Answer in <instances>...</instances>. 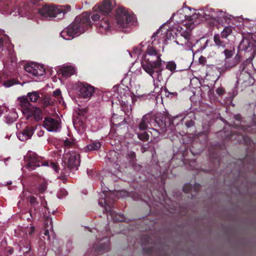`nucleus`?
<instances>
[{
  "label": "nucleus",
  "instance_id": "obj_1",
  "mask_svg": "<svg viewBox=\"0 0 256 256\" xmlns=\"http://www.w3.org/2000/svg\"><path fill=\"white\" fill-rule=\"evenodd\" d=\"M234 118L235 121L230 126L236 130H226L224 128L218 133V136H220L224 142L236 140L239 143L244 144L248 146V149L254 152L256 149V143L252 142L248 134H256V122H252L250 125L246 124V122L242 120L240 114L234 115Z\"/></svg>",
  "mask_w": 256,
  "mask_h": 256
},
{
  "label": "nucleus",
  "instance_id": "obj_2",
  "mask_svg": "<svg viewBox=\"0 0 256 256\" xmlns=\"http://www.w3.org/2000/svg\"><path fill=\"white\" fill-rule=\"evenodd\" d=\"M160 30H158L152 36V42L148 46L146 53L144 54L142 60V66L144 70L160 82L164 80L163 74L164 68H162V54L155 46L156 38Z\"/></svg>",
  "mask_w": 256,
  "mask_h": 256
},
{
  "label": "nucleus",
  "instance_id": "obj_3",
  "mask_svg": "<svg viewBox=\"0 0 256 256\" xmlns=\"http://www.w3.org/2000/svg\"><path fill=\"white\" fill-rule=\"evenodd\" d=\"M174 127L173 120L168 114H158L156 115L148 113L144 115L138 125L140 131L151 129L150 132L154 136L164 134Z\"/></svg>",
  "mask_w": 256,
  "mask_h": 256
},
{
  "label": "nucleus",
  "instance_id": "obj_4",
  "mask_svg": "<svg viewBox=\"0 0 256 256\" xmlns=\"http://www.w3.org/2000/svg\"><path fill=\"white\" fill-rule=\"evenodd\" d=\"M92 26L90 14L83 12L78 16L74 22L60 32V36L66 40H70L78 34L84 32Z\"/></svg>",
  "mask_w": 256,
  "mask_h": 256
},
{
  "label": "nucleus",
  "instance_id": "obj_5",
  "mask_svg": "<svg viewBox=\"0 0 256 256\" xmlns=\"http://www.w3.org/2000/svg\"><path fill=\"white\" fill-rule=\"evenodd\" d=\"M106 198L104 199H102L101 200L99 201L98 204L102 207L104 208L105 211L107 212V214H109L111 217V218L114 222H122L125 220V217L123 214L116 213L112 208H114V196L111 194L110 197L112 198V201H109L108 198L110 197L108 196L107 194H105Z\"/></svg>",
  "mask_w": 256,
  "mask_h": 256
},
{
  "label": "nucleus",
  "instance_id": "obj_6",
  "mask_svg": "<svg viewBox=\"0 0 256 256\" xmlns=\"http://www.w3.org/2000/svg\"><path fill=\"white\" fill-rule=\"evenodd\" d=\"M39 14L45 18H62L64 12L62 6H57L54 4H46L38 9Z\"/></svg>",
  "mask_w": 256,
  "mask_h": 256
},
{
  "label": "nucleus",
  "instance_id": "obj_7",
  "mask_svg": "<svg viewBox=\"0 0 256 256\" xmlns=\"http://www.w3.org/2000/svg\"><path fill=\"white\" fill-rule=\"evenodd\" d=\"M115 4L114 0H103L101 4L96 5L94 8L96 13L91 16L92 20H100V14L102 16L108 15L111 12Z\"/></svg>",
  "mask_w": 256,
  "mask_h": 256
},
{
  "label": "nucleus",
  "instance_id": "obj_8",
  "mask_svg": "<svg viewBox=\"0 0 256 256\" xmlns=\"http://www.w3.org/2000/svg\"><path fill=\"white\" fill-rule=\"evenodd\" d=\"M116 20L118 25L122 28L129 26L133 20V16L124 7H119L116 11Z\"/></svg>",
  "mask_w": 256,
  "mask_h": 256
},
{
  "label": "nucleus",
  "instance_id": "obj_9",
  "mask_svg": "<svg viewBox=\"0 0 256 256\" xmlns=\"http://www.w3.org/2000/svg\"><path fill=\"white\" fill-rule=\"evenodd\" d=\"M198 14L205 18L206 20H210V24L212 26H215L218 23V14L212 8L205 7L199 10Z\"/></svg>",
  "mask_w": 256,
  "mask_h": 256
},
{
  "label": "nucleus",
  "instance_id": "obj_10",
  "mask_svg": "<svg viewBox=\"0 0 256 256\" xmlns=\"http://www.w3.org/2000/svg\"><path fill=\"white\" fill-rule=\"evenodd\" d=\"M24 70L29 74L30 76L38 77L42 76L45 73V69L44 67L34 62L26 64Z\"/></svg>",
  "mask_w": 256,
  "mask_h": 256
},
{
  "label": "nucleus",
  "instance_id": "obj_11",
  "mask_svg": "<svg viewBox=\"0 0 256 256\" xmlns=\"http://www.w3.org/2000/svg\"><path fill=\"white\" fill-rule=\"evenodd\" d=\"M40 158L35 153L29 154L26 160V168L30 170L36 169L40 166H45Z\"/></svg>",
  "mask_w": 256,
  "mask_h": 256
},
{
  "label": "nucleus",
  "instance_id": "obj_12",
  "mask_svg": "<svg viewBox=\"0 0 256 256\" xmlns=\"http://www.w3.org/2000/svg\"><path fill=\"white\" fill-rule=\"evenodd\" d=\"M238 48L240 51L252 52L254 53L256 50V46L252 40L243 38L240 42Z\"/></svg>",
  "mask_w": 256,
  "mask_h": 256
},
{
  "label": "nucleus",
  "instance_id": "obj_13",
  "mask_svg": "<svg viewBox=\"0 0 256 256\" xmlns=\"http://www.w3.org/2000/svg\"><path fill=\"white\" fill-rule=\"evenodd\" d=\"M80 155L76 152L70 154L66 163L68 170H77L80 164Z\"/></svg>",
  "mask_w": 256,
  "mask_h": 256
},
{
  "label": "nucleus",
  "instance_id": "obj_14",
  "mask_svg": "<svg viewBox=\"0 0 256 256\" xmlns=\"http://www.w3.org/2000/svg\"><path fill=\"white\" fill-rule=\"evenodd\" d=\"M80 96L83 98H90L94 92V88L86 83L80 82L78 84Z\"/></svg>",
  "mask_w": 256,
  "mask_h": 256
},
{
  "label": "nucleus",
  "instance_id": "obj_15",
  "mask_svg": "<svg viewBox=\"0 0 256 256\" xmlns=\"http://www.w3.org/2000/svg\"><path fill=\"white\" fill-rule=\"evenodd\" d=\"M60 124L58 120L46 117L44 121V126L49 132L56 131L58 128Z\"/></svg>",
  "mask_w": 256,
  "mask_h": 256
},
{
  "label": "nucleus",
  "instance_id": "obj_16",
  "mask_svg": "<svg viewBox=\"0 0 256 256\" xmlns=\"http://www.w3.org/2000/svg\"><path fill=\"white\" fill-rule=\"evenodd\" d=\"M190 34L188 31H182L180 32V35L177 36L176 42L182 46L188 45L190 46L192 43L190 42Z\"/></svg>",
  "mask_w": 256,
  "mask_h": 256
},
{
  "label": "nucleus",
  "instance_id": "obj_17",
  "mask_svg": "<svg viewBox=\"0 0 256 256\" xmlns=\"http://www.w3.org/2000/svg\"><path fill=\"white\" fill-rule=\"evenodd\" d=\"M35 129L33 126H26L22 132L18 134V137L21 141H25L31 138Z\"/></svg>",
  "mask_w": 256,
  "mask_h": 256
},
{
  "label": "nucleus",
  "instance_id": "obj_18",
  "mask_svg": "<svg viewBox=\"0 0 256 256\" xmlns=\"http://www.w3.org/2000/svg\"><path fill=\"white\" fill-rule=\"evenodd\" d=\"M92 248L97 254H102L110 250V240L106 238V241L98 244H94Z\"/></svg>",
  "mask_w": 256,
  "mask_h": 256
},
{
  "label": "nucleus",
  "instance_id": "obj_19",
  "mask_svg": "<svg viewBox=\"0 0 256 256\" xmlns=\"http://www.w3.org/2000/svg\"><path fill=\"white\" fill-rule=\"evenodd\" d=\"M24 116H27L28 120L30 118L34 116L36 121L42 120L43 118L42 110L37 107H32L30 108L29 114H26Z\"/></svg>",
  "mask_w": 256,
  "mask_h": 256
},
{
  "label": "nucleus",
  "instance_id": "obj_20",
  "mask_svg": "<svg viewBox=\"0 0 256 256\" xmlns=\"http://www.w3.org/2000/svg\"><path fill=\"white\" fill-rule=\"evenodd\" d=\"M20 101V105L21 107L22 111L24 115L26 114H29L30 112V108L31 107V104H30L28 98L25 96H22L18 98Z\"/></svg>",
  "mask_w": 256,
  "mask_h": 256
},
{
  "label": "nucleus",
  "instance_id": "obj_21",
  "mask_svg": "<svg viewBox=\"0 0 256 256\" xmlns=\"http://www.w3.org/2000/svg\"><path fill=\"white\" fill-rule=\"evenodd\" d=\"M110 17L108 15L104 16L97 24L96 26L99 28H102L104 31L110 29L111 24L110 23Z\"/></svg>",
  "mask_w": 256,
  "mask_h": 256
},
{
  "label": "nucleus",
  "instance_id": "obj_22",
  "mask_svg": "<svg viewBox=\"0 0 256 256\" xmlns=\"http://www.w3.org/2000/svg\"><path fill=\"white\" fill-rule=\"evenodd\" d=\"M47 185L45 182L40 181L38 185L34 186L32 188V192L38 195L40 194H43L46 190Z\"/></svg>",
  "mask_w": 256,
  "mask_h": 256
},
{
  "label": "nucleus",
  "instance_id": "obj_23",
  "mask_svg": "<svg viewBox=\"0 0 256 256\" xmlns=\"http://www.w3.org/2000/svg\"><path fill=\"white\" fill-rule=\"evenodd\" d=\"M60 72L64 77L69 78L76 73V70L71 66H67L62 67Z\"/></svg>",
  "mask_w": 256,
  "mask_h": 256
},
{
  "label": "nucleus",
  "instance_id": "obj_24",
  "mask_svg": "<svg viewBox=\"0 0 256 256\" xmlns=\"http://www.w3.org/2000/svg\"><path fill=\"white\" fill-rule=\"evenodd\" d=\"M101 144L99 142H92L85 147L86 152L97 150L101 147Z\"/></svg>",
  "mask_w": 256,
  "mask_h": 256
},
{
  "label": "nucleus",
  "instance_id": "obj_25",
  "mask_svg": "<svg viewBox=\"0 0 256 256\" xmlns=\"http://www.w3.org/2000/svg\"><path fill=\"white\" fill-rule=\"evenodd\" d=\"M118 153L114 150L110 152L108 157L110 160V162L113 163H116L119 161Z\"/></svg>",
  "mask_w": 256,
  "mask_h": 256
},
{
  "label": "nucleus",
  "instance_id": "obj_26",
  "mask_svg": "<svg viewBox=\"0 0 256 256\" xmlns=\"http://www.w3.org/2000/svg\"><path fill=\"white\" fill-rule=\"evenodd\" d=\"M28 99L32 102H36L40 98L39 94L36 92H28Z\"/></svg>",
  "mask_w": 256,
  "mask_h": 256
},
{
  "label": "nucleus",
  "instance_id": "obj_27",
  "mask_svg": "<svg viewBox=\"0 0 256 256\" xmlns=\"http://www.w3.org/2000/svg\"><path fill=\"white\" fill-rule=\"evenodd\" d=\"M138 138L142 141L146 142L149 140V134L146 130L136 132Z\"/></svg>",
  "mask_w": 256,
  "mask_h": 256
},
{
  "label": "nucleus",
  "instance_id": "obj_28",
  "mask_svg": "<svg viewBox=\"0 0 256 256\" xmlns=\"http://www.w3.org/2000/svg\"><path fill=\"white\" fill-rule=\"evenodd\" d=\"M248 158V156L246 155V158L244 160H238L236 161L237 164H238L240 166L237 168L236 167V168L238 170L239 175H240V172L242 171V169L244 168V163Z\"/></svg>",
  "mask_w": 256,
  "mask_h": 256
},
{
  "label": "nucleus",
  "instance_id": "obj_29",
  "mask_svg": "<svg viewBox=\"0 0 256 256\" xmlns=\"http://www.w3.org/2000/svg\"><path fill=\"white\" fill-rule=\"evenodd\" d=\"M232 32V27L231 26H226L221 32V36L222 38H227Z\"/></svg>",
  "mask_w": 256,
  "mask_h": 256
},
{
  "label": "nucleus",
  "instance_id": "obj_30",
  "mask_svg": "<svg viewBox=\"0 0 256 256\" xmlns=\"http://www.w3.org/2000/svg\"><path fill=\"white\" fill-rule=\"evenodd\" d=\"M18 80L16 79L12 78L10 80H4L3 82V86L6 88H9L14 84H18Z\"/></svg>",
  "mask_w": 256,
  "mask_h": 256
},
{
  "label": "nucleus",
  "instance_id": "obj_31",
  "mask_svg": "<svg viewBox=\"0 0 256 256\" xmlns=\"http://www.w3.org/2000/svg\"><path fill=\"white\" fill-rule=\"evenodd\" d=\"M214 42L216 44L220 47H222V48H224V46H225V43L224 42H222L220 40V36H219V34H216L214 36Z\"/></svg>",
  "mask_w": 256,
  "mask_h": 256
},
{
  "label": "nucleus",
  "instance_id": "obj_32",
  "mask_svg": "<svg viewBox=\"0 0 256 256\" xmlns=\"http://www.w3.org/2000/svg\"><path fill=\"white\" fill-rule=\"evenodd\" d=\"M31 206L36 210L38 208V202L37 201L36 198L34 196H30L29 200Z\"/></svg>",
  "mask_w": 256,
  "mask_h": 256
},
{
  "label": "nucleus",
  "instance_id": "obj_33",
  "mask_svg": "<svg viewBox=\"0 0 256 256\" xmlns=\"http://www.w3.org/2000/svg\"><path fill=\"white\" fill-rule=\"evenodd\" d=\"M152 241L151 238L148 235H142L141 237V242L142 245H146Z\"/></svg>",
  "mask_w": 256,
  "mask_h": 256
},
{
  "label": "nucleus",
  "instance_id": "obj_34",
  "mask_svg": "<svg viewBox=\"0 0 256 256\" xmlns=\"http://www.w3.org/2000/svg\"><path fill=\"white\" fill-rule=\"evenodd\" d=\"M240 56L238 54H236L234 56V59L232 60V64L230 66H226V68L228 69H230L231 68L234 67V66H236L240 62Z\"/></svg>",
  "mask_w": 256,
  "mask_h": 256
},
{
  "label": "nucleus",
  "instance_id": "obj_35",
  "mask_svg": "<svg viewBox=\"0 0 256 256\" xmlns=\"http://www.w3.org/2000/svg\"><path fill=\"white\" fill-rule=\"evenodd\" d=\"M156 244H154L153 246H150L148 248H143L142 252L144 254H152L153 252H154L156 250Z\"/></svg>",
  "mask_w": 256,
  "mask_h": 256
},
{
  "label": "nucleus",
  "instance_id": "obj_36",
  "mask_svg": "<svg viewBox=\"0 0 256 256\" xmlns=\"http://www.w3.org/2000/svg\"><path fill=\"white\" fill-rule=\"evenodd\" d=\"M176 68V64L173 61H170L168 62L166 65V68L170 70L172 72L175 71Z\"/></svg>",
  "mask_w": 256,
  "mask_h": 256
},
{
  "label": "nucleus",
  "instance_id": "obj_37",
  "mask_svg": "<svg viewBox=\"0 0 256 256\" xmlns=\"http://www.w3.org/2000/svg\"><path fill=\"white\" fill-rule=\"evenodd\" d=\"M44 164H46V166H50V168H52L53 170H54V171L56 172H59V170L60 168L58 166V164L54 162H50V163L49 164L48 162H44ZM44 166H46V165Z\"/></svg>",
  "mask_w": 256,
  "mask_h": 256
},
{
  "label": "nucleus",
  "instance_id": "obj_38",
  "mask_svg": "<svg viewBox=\"0 0 256 256\" xmlns=\"http://www.w3.org/2000/svg\"><path fill=\"white\" fill-rule=\"evenodd\" d=\"M9 10V5L4 0L0 1V10L7 12Z\"/></svg>",
  "mask_w": 256,
  "mask_h": 256
},
{
  "label": "nucleus",
  "instance_id": "obj_39",
  "mask_svg": "<svg viewBox=\"0 0 256 256\" xmlns=\"http://www.w3.org/2000/svg\"><path fill=\"white\" fill-rule=\"evenodd\" d=\"M210 161L212 162H218V164L220 165V158L218 156H214V154L212 153H210Z\"/></svg>",
  "mask_w": 256,
  "mask_h": 256
},
{
  "label": "nucleus",
  "instance_id": "obj_40",
  "mask_svg": "<svg viewBox=\"0 0 256 256\" xmlns=\"http://www.w3.org/2000/svg\"><path fill=\"white\" fill-rule=\"evenodd\" d=\"M128 158L131 162H134L136 160V153L132 151L128 152Z\"/></svg>",
  "mask_w": 256,
  "mask_h": 256
},
{
  "label": "nucleus",
  "instance_id": "obj_41",
  "mask_svg": "<svg viewBox=\"0 0 256 256\" xmlns=\"http://www.w3.org/2000/svg\"><path fill=\"white\" fill-rule=\"evenodd\" d=\"M192 188V186L190 184H185L182 188L183 191L186 193L190 192Z\"/></svg>",
  "mask_w": 256,
  "mask_h": 256
},
{
  "label": "nucleus",
  "instance_id": "obj_42",
  "mask_svg": "<svg viewBox=\"0 0 256 256\" xmlns=\"http://www.w3.org/2000/svg\"><path fill=\"white\" fill-rule=\"evenodd\" d=\"M216 92L219 96H221L225 93V90L222 87H219L216 90Z\"/></svg>",
  "mask_w": 256,
  "mask_h": 256
},
{
  "label": "nucleus",
  "instance_id": "obj_43",
  "mask_svg": "<svg viewBox=\"0 0 256 256\" xmlns=\"http://www.w3.org/2000/svg\"><path fill=\"white\" fill-rule=\"evenodd\" d=\"M61 91L60 89H56L53 92V96L55 98H61Z\"/></svg>",
  "mask_w": 256,
  "mask_h": 256
},
{
  "label": "nucleus",
  "instance_id": "obj_44",
  "mask_svg": "<svg viewBox=\"0 0 256 256\" xmlns=\"http://www.w3.org/2000/svg\"><path fill=\"white\" fill-rule=\"evenodd\" d=\"M226 58H228L232 56V51L228 50H225L224 52Z\"/></svg>",
  "mask_w": 256,
  "mask_h": 256
},
{
  "label": "nucleus",
  "instance_id": "obj_45",
  "mask_svg": "<svg viewBox=\"0 0 256 256\" xmlns=\"http://www.w3.org/2000/svg\"><path fill=\"white\" fill-rule=\"evenodd\" d=\"M185 20L191 22L194 19H196L197 16H196V14H192V16H185Z\"/></svg>",
  "mask_w": 256,
  "mask_h": 256
},
{
  "label": "nucleus",
  "instance_id": "obj_46",
  "mask_svg": "<svg viewBox=\"0 0 256 256\" xmlns=\"http://www.w3.org/2000/svg\"><path fill=\"white\" fill-rule=\"evenodd\" d=\"M185 124L187 128H190V127L192 126H194V122L192 120H190L186 121V122Z\"/></svg>",
  "mask_w": 256,
  "mask_h": 256
},
{
  "label": "nucleus",
  "instance_id": "obj_47",
  "mask_svg": "<svg viewBox=\"0 0 256 256\" xmlns=\"http://www.w3.org/2000/svg\"><path fill=\"white\" fill-rule=\"evenodd\" d=\"M156 254L157 256H168L161 249L156 250Z\"/></svg>",
  "mask_w": 256,
  "mask_h": 256
},
{
  "label": "nucleus",
  "instance_id": "obj_48",
  "mask_svg": "<svg viewBox=\"0 0 256 256\" xmlns=\"http://www.w3.org/2000/svg\"><path fill=\"white\" fill-rule=\"evenodd\" d=\"M200 187H201V186L199 184L196 183L194 184L192 188L195 192H197L200 190Z\"/></svg>",
  "mask_w": 256,
  "mask_h": 256
},
{
  "label": "nucleus",
  "instance_id": "obj_49",
  "mask_svg": "<svg viewBox=\"0 0 256 256\" xmlns=\"http://www.w3.org/2000/svg\"><path fill=\"white\" fill-rule=\"evenodd\" d=\"M72 144V142L68 140L64 141V145L67 148L70 147Z\"/></svg>",
  "mask_w": 256,
  "mask_h": 256
},
{
  "label": "nucleus",
  "instance_id": "obj_50",
  "mask_svg": "<svg viewBox=\"0 0 256 256\" xmlns=\"http://www.w3.org/2000/svg\"><path fill=\"white\" fill-rule=\"evenodd\" d=\"M255 163V158L254 154L250 158V164L253 166Z\"/></svg>",
  "mask_w": 256,
  "mask_h": 256
},
{
  "label": "nucleus",
  "instance_id": "obj_51",
  "mask_svg": "<svg viewBox=\"0 0 256 256\" xmlns=\"http://www.w3.org/2000/svg\"><path fill=\"white\" fill-rule=\"evenodd\" d=\"M198 60H199V62L200 64H204L206 62V58L202 56H201L199 58Z\"/></svg>",
  "mask_w": 256,
  "mask_h": 256
},
{
  "label": "nucleus",
  "instance_id": "obj_52",
  "mask_svg": "<svg viewBox=\"0 0 256 256\" xmlns=\"http://www.w3.org/2000/svg\"><path fill=\"white\" fill-rule=\"evenodd\" d=\"M35 228L34 226L30 227L28 230V233L30 235H32L34 232Z\"/></svg>",
  "mask_w": 256,
  "mask_h": 256
},
{
  "label": "nucleus",
  "instance_id": "obj_53",
  "mask_svg": "<svg viewBox=\"0 0 256 256\" xmlns=\"http://www.w3.org/2000/svg\"><path fill=\"white\" fill-rule=\"evenodd\" d=\"M62 6L64 10V14L66 12V11H68L70 9V5H66V6Z\"/></svg>",
  "mask_w": 256,
  "mask_h": 256
},
{
  "label": "nucleus",
  "instance_id": "obj_54",
  "mask_svg": "<svg viewBox=\"0 0 256 256\" xmlns=\"http://www.w3.org/2000/svg\"><path fill=\"white\" fill-rule=\"evenodd\" d=\"M44 234L46 236H48V239L49 240L50 238V234H49V230L47 228H46L44 230Z\"/></svg>",
  "mask_w": 256,
  "mask_h": 256
},
{
  "label": "nucleus",
  "instance_id": "obj_55",
  "mask_svg": "<svg viewBox=\"0 0 256 256\" xmlns=\"http://www.w3.org/2000/svg\"><path fill=\"white\" fill-rule=\"evenodd\" d=\"M134 51L136 54H139L140 52V48L138 47L134 48Z\"/></svg>",
  "mask_w": 256,
  "mask_h": 256
},
{
  "label": "nucleus",
  "instance_id": "obj_56",
  "mask_svg": "<svg viewBox=\"0 0 256 256\" xmlns=\"http://www.w3.org/2000/svg\"><path fill=\"white\" fill-rule=\"evenodd\" d=\"M4 46V42L2 38H0V48H2Z\"/></svg>",
  "mask_w": 256,
  "mask_h": 256
},
{
  "label": "nucleus",
  "instance_id": "obj_57",
  "mask_svg": "<svg viewBox=\"0 0 256 256\" xmlns=\"http://www.w3.org/2000/svg\"><path fill=\"white\" fill-rule=\"evenodd\" d=\"M4 76V75L1 76L0 74V82H2L4 80L3 77Z\"/></svg>",
  "mask_w": 256,
  "mask_h": 256
},
{
  "label": "nucleus",
  "instance_id": "obj_58",
  "mask_svg": "<svg viewBox=\"0 0 256 256\" xmlns=\"http://www.w3.org/2000/svg\"><path fill=\"white\" fill-rule=\"evenodd\" d=\"M27 248L28 249V250L26 252H28L30 250V244H28Z\"/></svg>",
  "mask_w": 256,
  "mask_h": 256
},
{
  "label": "nucleus",
  "instance_id": "obj_59",
  "mask_svg": "<svg viewBox=\"0 0 256 256\" xmlns=\"http://www.w3.org/2000/svg\"><path fill=\"white\" fill-rule=\"evenodd\" d=\"M48 224V222H46V221H45V222H44L45 226H47Z\"/></svg>",
  "mask_w": 256,
  "mask_h": 256
},
{
  "label": "nucleus",
  "instance_id": "obj_60",
  "mask_svg": "<svg viewBox=\"0 0 256 256\" xmlns=\"http://www.w3.org/2000/svg\"><path fill=\"white\" fill-rule=\"evenodd\" d=\"M165 92H168V93H170L168 92V90L167 88H165L164 90Z\"/></svg>",
  "mask_w": 256,
  "mask_h": 256
},
{
  "label": "nucleus",
  "instance_id": "obj_61",
  "mask_svg": "<svg viewBox=\"0 0 256 256\" xmlns=\"http://www.w3.org/2000/svg\"><path fill=\"white\" fill-rule=\"evenodd\" d=\"M96 238L98 240V239H100V238H98L97 236H96Z\"/></svg>",
  "mask_w": 256,
  "mask_h": 256
},
{
  "label": "nucleus",
  "instance_id": "obj_62",
  "mask_svg": "<svg viewBox=\"0 0 256 256\" xmlns=\"http://www.w3.org/2000/svg\"><path fill=\"white\" fill-rule=\"evenodd\" d=\"M244 66H243V67H242V70H244Z\"/></svg>",
  "mask_w": 256,
  "mask_h": 256
},
{
  "label": "nucleus",
  "instance_id": "obj_63",
  "mask_svg": "<svg viewBox=\"0 0 256 256\" xmlns=\"http://www.w3.org/2000/svg\"><path fill=\"white\" fill-rule=\"evenodd\" d=\"M2 112L1 110H0V115L1 114Z\"/></svg>",
  "mask_w": 256,
  "mask_h": 256
}]
</instances>
